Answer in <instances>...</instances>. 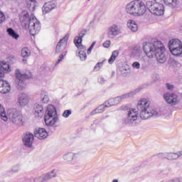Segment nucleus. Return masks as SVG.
Instances as JSON below:
<instances>
[{"instance_id": "nucleus-14", "label": "nucleus", "mask_w": 182, "mask_h": 182, "mask_svg": "<svg viewBox=\"0 0 182 182\" xmlns=\"http://www.w3.org/2000/svg\"><path fill=\"white\" fill-rule=\"evenodd\" d=\"M165 102L171 106H176L178 105L180 100H178V95L174 93H166L164 95Z\"/></svg>"}, {"instance_id": "nucleus-18", "label": "nucleus", "mask_w": 182, "mask_h": 182, "mask_svg": "<svg viewBox=\"0 0 182 182\" xmlns=\"http://www.w3.org/2000/svg\"><path fill=\"white\" fill-rule=\"evenodd\" d=\"M17 103H18V105L21 106V107H23L29 103V97H28V95L26 93H20L18 95V100Z\"/></svg>"}, {"instance_id": "nucleus-46", "label": "nucleus", "mask_w": 182, "mask_h": 182, "mask_svg": "<svg viewBox=\"0 0 182 182\" xmlns=\"http://www.w3.org/2000/svg\"><path fill=\"white\" fill-rule=\"evenodd\" d=\"M8 59L10 63L15 62V57H9Z\"/></svg>"}, {"instance_id": "nucleus-17", "label": "nucleus", "mask_w": 182, "mask_h": 182, "mask_svg": "<svg viewBox=\"0 0 182 182\" xmlns=\"http://www.w3.org/2000/svg\"><path fill=\"white\" fill-rule=\"evenodd\" d=\"M68 39H69V35H66L63 39L60 40L55 48V53H60V52H63L66 49Z\"/></svg>"}, {"instance_id": "nucleus-27", "label": "nucleus", "mask_w": 182, "mask_h": 182, "mask_svg": "<svg viewBox=\"0 0 182 182\" xmlns=\"http://www.w3.org/2000/svg\"><path fill=\"white\" fill-rule=\"evenodd\" d=\"M107 102H105L104 105H100L98 108L95 109L91 112V115L96 114V113H103L105 112V107H109Z\"/></svg>"}, {"instance_id": "nucleus-5", "label": "nucleus", "mask_w": 182, "mask_h": 182, "mask_svg": "<svg viewBox=\"0 0 182 182\" xmlns=\"http://www.w3.org/2000/svg\"><path fill=\"white\" fill-rule=\"evenodd\" d=\"M85 35H86V30H82L80 32L79 36H76L74 39L75 46L77 49H80L79 56L81 60H85L87 58V55H86V47L82 45V41Z\"/></svg>"}, {"instance_id": "nucleus-21", "label": "nucleus", "mask_w": 182, "mask_h": 182, "mask_svg": "<svg viewBox=\"0 0 182 182\" xmlns=\"http://www.w3.org/2000/svg\"><path fill=\"white\" fill-rule=\"evenodd\" d=\"M11 92V85L8 82L4 80H0V93L6 94Z\"/></svg>"}, {"instance_id": "nucleus-35", "label": "nucleus", "mask_w": 182, "mask_h": 182, "mask_svg": "<svg viewBox=\"0 0 182 182\" xmlns=\"http://www.w3.org/2000/svg\"><path fill=\"white\" fill-rule=\"evenodd\" d=\"M0 110H1V113H0L1 119L2 120H4V122H7L8 117L6 116V114L5 113V109H4V108H2V105H1V104H0Z\"/></svg>"}, {"instance_id": "nucleus-15", "label": "nucleus", "mask_w": 182, "mask_h": 182, "mask_svg": "<svg viewBox=\"0 0 182 182\" xmlns=\"http://www.w3.org/2000/svg\"><path fill=\"white\" fill-rule=\"evenodd\" d=\"M33 17H35V16L29 17V13L26 11H23L19 15V19L21 25L25 28H28L29 22H31V19H32Z\"/></svg>"}, {"instance_id": "nucleus-34", "label": "nucleus", "mask_w": 182, "mask_h": 182, "mask_svg": "<svg viewBox=\"0 0 182 182\" xmlns=\"http://www.w3.org/2000/svg\"><path fill=\"white\" fill-rule=\"evenodd\" d=\"M117 56H119V51H117V50L113 51L111 57L108 60V63L110 64L113 63V62H114V60H116V58Z\"/></svg>"}, {"instance_id": "nucleus-48", "label": "nucleus", "mask_w": 182, "mask_h": 182, "mask_svg": "<svg viewBox=\"0 0 182 182\" xmlns=\"http://www.w3.org/2000/svg\"><path fill=\"white\" fill-rule=\"evenodd\" d=\"M92 49H93V48H92V47H90L88 48V50L87 51L88 55H90L91 53Z\"/></svg>"}, {"instance_id": "nucleus-47", "label": "nucleus", "mask_w": 182, "mask_h": 182, "mask_svg": "<svg viewBox=\"0 0 182 182\" xmlns=\"http://www.w3.org/2000/svg\"><path fill=\"white\" fill-rule=\"evenodd\" d=\"M164 154H166L161 153V154H159V156L161 159H167V157H164Z\"/></svg>"}, {"instance_id": "nucleus-36", "label": "nucleus", "mask_w": 182, "mask_h": 182, "mask_svg": "<svg viewBox=\"0 0 182 182\" xmlns=\"http://www.w3.org/2000/svg\"><path fill=\"white\" fill-rule=\"evenodd\" d=\"M21 56L22 58H28L31 56V50L28 48H23L21 50Z\"/></svg>"}, {"instance_id": "nucleus-4", "label": "nucleus", "mask_w": 182, "mask_h": 182, "mask_svg": "<svg viewBox=\"0 0 182 182\" xmlns=\"http://www.w3.org/2000/svg\"><path fill=\"white\" fill-rule=\"evenodd\" d=\"M44 120L46 126H55L58 122V112L53 105H48L46 111Z\"/></svg>"}, {"instance_id": "nucleus-43", "label": "nucleus", "mask_w": 182, "mask_h": 182, "mask_svg": "<svg viewBox=\"0 0 182 182\" xmlns=\"http://www.w3.org/2000/svg\"><path fill=\"white\" fill-rule=\"evenodd\" d=\"M5 21V14L0 11V23H2Z\"/></svg>"}, {"instance_id": "nucleus-53", "label": "nucleus", "mask_w": 182, "mask_h": 182, "mask_svg": "<svg viewBox=\"0 0 182 182\" xmlns=\"http://www.w3.org/2000/svg\"><path fill=\"white\" fill-rule=\"evenodd\" d=\"M112 182H119V180H117V179H114V180L112 181Z\"/></svg>"}, {"instance_id": "nucleus-45", "label": "nucleus", "mask_w": 182, "mask_h": 182, "mask_svg": "<svg viewBox=\"0 0 182 182\" xmlns=\"http://www.w3.org/2000/svg\"><path fill=\"white\" fill-rule=\"evenodd\" d=\"M110 41H107L103 43L104 48H109L110 47Z\"/></svg>"}, {"instance_id": "nucleus-16", "label": "nucleus", "mask_w": 182, "mask_h": 182, "mask_svg": "<svg viewBox=\"0 0 182 182\" xmlns=\"http://www.w3.org/2000/svg\"><path fill=\"white\" fill-rule=\"evenodd\" d=\"M54 177H56V170L55 169L46 174H43L38 178H34L32 182H45L48 181V180H50L51 178H54Z\"/></svg>"}, {"instance_id": "nucleus-24", "label": "nucleus", "mask_w": 182, "mask_h": 182, "mask_svg": "<svg viewBox=\"0 0 182 182\" xmlns=\"http://www.w3.org/2000/svg\"><path fill=\"white\" fill-rule=\"evenodd\" d=\"M131 55L133 58H140L141 56V48L139 46H134L132 48Z\"/></svg>"}, {"instance_id": "nucleus-20", "label": "nucleus", "mask_w": 182, "mask_h": 182, "mask_svg": "<svg viewBox=\"0 0 182 182\" xmlns=\"http://www.w3.org/2000/svg\"><path fill=\"white\" fill-rule=\"evenodd\" d=\"M34 135L36 139H38V140H44V139L48 137V132H46L45 128H38L36 129Z\"/></svg>"}, {"instance_id": "nucleus-22", "label": "nucleus", "mask_w": 182, "mask_h": 182, "mask_svg": "<svg viewBox=\"0 0 182 182\" xmlns=\"http://www.w3.org/2000/svg\"><path fill=\"white\" fill-rule=\"evenodd\" d=\"M127 28L132 31V32H137L139 31V26L137 23L134 20L129 19L128 20L127 23Z\"/></svg>"}, {"instance_id": "nucleus-3", "label": "nucleus", "mask_w": 182, "mask_h": 182, "mask_svg": "<svg viewBox=\"0 0 182 182\" xmlns=\"http://www.w3.org/2000/svg\"><path fill=\"white\" fill-rule=\"evenodd\" d=\"M139 112H140V117L142 120H147L153 116L157 117L159 112L153 107L150 106V102L146 99H142L139 101L136 106Z\"/></svg>"}, {"instance_id": "nucleus-9", "label": "nucleus", "mask_w": 182, "mask_h": 182, "mask_svg": "<svg viewBox=\"0 0 182 182\" xmlns=\"http://www.w3.org/2000/svg\"><path fill=\"white\" fill-rule=\"evenodd\" d=\"M8 116L10 122L14 123V124L17 126H22L23 124V117L16 109H9L8 111Z\"/></svg>"}, {"instance_id": "nucleus-56", "label": "nucleus", "mask_w": 182, "mask_h": 182, "mask_svg": "<svg viewBox=\"0 0 182 182\" xmlns=\"http://www.w3.org/2000/svg\"><path fill=\"white\" fill-rule=\"evenodd\" d=\"M85 83H86V82H87V78H85Z\"/></svg>"}, {"instance_id": "nucleus-25", "label": "nucleus", "mask_w": 182, "mask_h": 182, "mask_svg": "<svg viewBox=\"0 0 182 182\" xmlns=\"http://www.w3.org/2000/svg\"><path fill=\"white\" fill-rule=\"evenodd\" d=\"M43 8V12L48 14V12H50L52 9H55L56 8V4H55L53 2L49 1L44 4Z\"/></svg>"}, {"instance_id": "nucleus-41", "label": "nucleus", "mask_w": 182, "mask_h": 182, "mask_svg": "<svg viewBox=\"0 0 182 182\" xmlns=\"http://www.w3.org/2000/svg\"><path fill=\"white\" fill-rule=\"evenodd\" d=\"M70 114H72L71 110H70V109L65 110L63 114V117L68 118V117H69V116H70Z\"/></svg>"}, {"instance_id": "nucleus-28", "label": "nucleus", "mask_w": 182, "mask_h": 182, "mask_svg": "<svg viewBox=\"0 0 182 182\" xmlns=\"http://www.w3.org/2000/svg\"><path fill=\"white\" fill-rule=\"evenodd\" d=\"M35 114H38L37 116L38 117H41V116H43V107H42V105H36L35 108Z\"/></svg>"}, {"instance_id": "nucleus-33", "label": "nucleus", "mask_w": 182, "mask_h": 182, "mask_svg": "<svg viewBox=\"0 0 182 182\" xmlns=\"http://www.w3.org/2000/svg\"><path fill=\"white\" fill-rule=\"evenodd\" d=\"M7 32L9 36L13 38V39H18L19 38V34L16 33L15 31L11 28L7 29Z\"/></svg>"}, {"instance_id": "nucleus-1", "label": "nucleus", "mask_w": 182, "mask_h": 182, "mask_svg": "<svg viewBox=\"0 0 182 182\" xmlns=\"http://www.w3.org/2000/svg\"><path fill=\"white\" fill-rule=\"evenodd\" d=\"M143 49L148 58H151L156 56L159 63L166 62V48L161 41H154V43H144Z\"/></svg>"}, {"instance_id": "nucleus-54", "label": "nucleus", "mask_w": 182, "mask_h": 182, "mask_svg": "<svg viewBox=\"0 0 182 182\" xmlns=\"http://www.w3.org/2000/svg\"><path fill=\"white\" fill-rule=\"evenodd\" d=\"M179 80L182 82V75L179 77Z\"/></svg>"}, {"instance_id": "nucleus-32", "label": "nucleus", "mask_w": 182, "mask_h": 182, "mask_svg": "<svg viewBox=\"0 0 182 182\" xmlns=\"http://www.w3.org/2000/svg\"><path fill=\"white\" fill-rule=\"evenodd\" d=\"M76 156V154L69 152L63 155V160L65 161H72L74 157Z\"/></svg>"}, {"instance_id": "nucleus-37", "label": "nucleus", "mask_w": 182, "mask_h": 182, "mask_svg": "<svg viewBox=\"0 0 182 182\" xmlns=\"http://www.w3.org/2000/svg\"><path fill=\"white\" fill-rule=\"evenodd\" d=\"M21 171V164H17L16 165H14L11 168V173H18Z\"/></svg>"}, {"instance_id": "nucleus-50", "label": "nucleus", "mask_w": 182, "mask_h": 182, "mask_svg": "<svg viewBox=\"0 0 182 182\" xmlns=\"http://www.w3.org/2000/svg\"><path fill=\"white\" fill-rule=\"evenodd\" d=\"M0 77H4V71H1V70H0Z\"/></svg>"}, {"instance_id": "nucleus-12", "label": "nucleus", "mask_w": 182, "mask_h": 182, "mask_svg": "<svg viewBox=\"0 0 182 182\" xmlns=\"http://www.w3.org/2000/svg\"><path fill=\"white\" fill-rule=\"evenodd\" d=\"M27 28H28L30 35L35 36V35L39 33L41 31V23L38 21L36 17H32V19H30Z\"/></svg>"}, {"instance_id": "nucleus-6", "label": "nucleus", "mask_w": 182, "mask_h": 182, "mask_svg": "<svg viewBox=\"0 0 182 182\" xmlns=\"http://www.w3.org/2000/svg\"><path fill=\"white\" fill-rule=\"evenodd\" d=\"M16 88L18 90H23L25 87H26V83H25V81L26 79H29L30 77H32V74L31 73H25L21 72V70L17 69L16 70Z\"/></svg>"}, {"instance_id": "nucleus-52", "label": "nucleus", "mask_w": 182, "mask_h": 182, "mask_svg": "<svg viewBox=\"0 0 182 182\" xmlns=\"http://www.w3.org/2000/svg\"><path fill=\"white\" fill-rule=\"evenodd\" d=\"M154 1H155L156 3L159 4L161 0H154Z\"/></svg>"}, {"instance_id": "nucleus-55", "label": "nucleus", "mask_w": 182, "mask_h": 182, "mask_svg": "<svg viewBox=\"0 0 182 182\" xmlns=\"http://www.w3.org/2000/svg\"><path fill=\"white\" fill-rule=\"evenodd\" d=\"M23 62L24 63H26V60L23 59Z\"/></svg>"}, {"instance_id": "nucleus-38", "label": "nucleus", "mask_w": 182, "mask_h": 182, "mask_svg": "<svg viewBox=\"0 0 182 182\" xmlns=\"http://www.w3.org/2000/svg\"><path fill=\"white\" fill-rule=\"evenodd\" d=\"M67 53H68V51H63L62 53V54L60 55L59 58L58 59L57 62L55 63V66L57 65H59V63H60V62H62L63 60V58H65V56H66Z\"/></svg>"}, {"instance_id": "nucleus-19", "label": "nucleus", "mask_w": 182, "mask_h": 182, "mask_svg": "<svg viewBox=\"0 0 182 182\" xmlns=\"http://www.w3.org/2000/svg\"><path fill=\"white\" fill-rule=\"evenodd\" d=\"M33 134L31 132H26V134H24L23 136V141L27 147H31V146H32V144H33Z\"/></svg>"}, {"instance_id": "nucleus-49", "label": "nucleus", "mask_w": 182, "mask_h": 182, "mask_svg": "<svg viewBox=\"0 0 182 182\" xmlns=\"http://www.w3.org/2000/svg\"><path fill=\"white\" fill-rule=\"evenodd\" d=\"M95 45H96V41H94V42L92 43V45L90 46V47L93 48Z\"/></svg>"}, {"instance_id": "nucleus-8", "label": "nucleus", "mask_w": 182, "mask_h": 182, "mask_svg": "<svg viewBox=\"0 0 182 182\" xmlns=\"http://www.w3.org/2000/svg\"><path fill=\"white\" fill-rule=\"evenodd\" d=\"M139 92H140V90L136 89L134 91L122 95L119 97H117L115 98H111L108 100V102H107V106H109V107L112 106H116V105H119V103H120L122 100H124V99H129V97H133V96L139 93Z\"/></svg>"}, {"instance_id": "nucleus-2", "label": "nucleus", "mask_w": 182, "mask_h": 182, "mask_svg": "<svg viewBox=\"0 0 182 182\" xmlns=\"http://www.w3.org/2000/svg\"><path fill=\"white\" fill-rule=\"evenodd\" d=\"M125 11L132 16H143L147 11V7L141 0H134L126 5Z\"/></svg>"}, {"instance_id": "nucleus-10", "label": "nucleus", "mask_w": 182, "mask_h": 182, "mask_svg": "<svg viewBox=\"0 0 182 182\" xmlns=\"http://www.w3.org/2000/svg\"><path fill=\"white\" fill-rule=\"evenodd\" d=\"M168 48L173 56H180L182 53V43L178 39H172L168 43Z\"/></svg>"}, {"instance_id": "nucleus-40", "label": "nucleus", "mask_w": 182, "mask_h": 182, "mask_svg": "<svg viewBox=\"0 0 182 182\" xmlns=\"http://www.w3.org/2000/svg\"><path fill=\"white\" fill-rule=\"evenodd\" d=\"M106 61V60H104L102 62L100 63H97L96 64V65L94 68V70L97 71V70H100V68H102V66H103V63Z\"/></svg>"}, {"instance_id": "nucleus-42", "label": "nucleus", "mask_w": 182, "mask_h": 182, "mask_svg": "<svg viewBox=\"0 0 182 182\" xmlns=\"http://www.w3.org/2000/svg\"><path fill=\"white\" fill-rule=\"evenodd\" d=\"M132 68L134 69H140V63L136 61L132 63Z\"/></svg>"}, {"instance_id": "nucleus-31", "label": "nucleus", "mask_w": 182, "mask_h": 182, "mask_svg": "<svg viewBox=\"0 0 182 182\" xmlns=\"http://www.w3.org/2000/svg\"><path fill=\"white\" fill-rule=\"evenodd\" d=\"M41 102L43 103H48L49 102V95L46 91H41Z\"/></svg>"}, {"instance_id": "nucleus-23", "label": "nucleus", "mask_w": 182, "mask_h": 182, "mask_svg": "<svg viewBox=\"0 0 182 182\" xmlns=\"http://www.w3.org/2000/svg\"><path fill=\"white\" fill-rule=\"evenodd\" d=\"M164 2L166 6H169L172 9L177 8L180 5V1L178 0H164Z\"/></svg>"}, {"instance_id": "nucleus-39", "label": "nucleus", "mask_w": 182, "mask_h": 182, "mask_svg": "<svg viewBox=\"0 0 182 182\" xmlns=\"http://www.w3.org/2000/svg\"><path fill=\"white\" fill-rule=\"evenodd\" d=\"M26 2L28 8H31V7L35 8V4H36V0H26Z\"/></svg>"}, {"instance_id": "nucleus-30", "label": "nucleus", "mask_w": 182, "mask_h": 182, "mask_svg": "<svg viewBox=\"0 0 182 182\" xmlns=\"http://www.w3.org/2000/svg\"><path fill=\"white\" fill-rule=\"evenodd\" d=\"M119 72L122 76H127V75H130L131 73L130 68L127 66L120 67Z\"/></svg>"}, {"instance_id": "nucleus-13", "label": "nucleus", "mask_w": 182, "mask_h": 182, "mask_svg": "<svg viewBox=\"0 0 182 182\" xmlns=\"http://www.w3.org/2000/svg\"><path fill=\"white\" fill-rule=\"evenodd\" d=\"M122 33V26L119 24H112L108 28V38L110 39H114L116 36H119Z\"/></svg>"}, {"instance_id": "nucleus-29", "label": "nucleus", "mask_w": 182, "mask_h": 182, "mask_svg": "<svg viewBox=\"0 0 182 182\" xmlns=\"http://www.w3.org/2000/svg\"><path fill=\"white\" fill-rule=\"evenodd\" d=\"M164 157H166L168 160H176V159H178V154L177 153H165L164 154Z\"/></svg>"}, {"instance_id": "nucleus-26", "label": "nucleus", "mask_w": 182, "mask_h": 182, "mask_svg": "<svg viewBox=\"0 0 182 182\" xmlns=\"http://www.w3.org/2000/svg\"><path fill=\"white\" fill-rule=\"evenodd\" d=\"M0 70L1 72H4V76H5L6 72H11V67L8 63L2 61L0 63Z\"/></svg>"}, {"instance_id": "nucleus-44", "label": "nucleus", "mask_w": 182, "mask_h": 182, "mask_svg": "<svg viewBox=\"0 0 182 182\" xmlns=\"http://www.w3.org/2000/svg\"><path fill=\"white\" fill-rule=\"evenodd\" d=\"M166 87L168 89V90H173L174 89V85L170 83H166Z\"/></svg>"}, {"instance_id": "nucleus-11", "label": "nucleus", "mask_w": 182, "mask_h": 182, "mask_svg": "<svg viewBox=\"0 0 182 182\" xmlns=\"http://www.w3.org/2000/svg\"><path fill=\"white\" fill-rule=\"evenodd\" d=\"M127 117L123 119L125 124H132L136 122L139 117V112L136 108H128L126 110Z\"/></svg>"}, {"instance_id": "nucleus-7", "label": "nucleus", "mask_w": 182, "mask_h": 182, "mask_svg": "<svg viewBox=\"0 0 182 182\" xmlns=\"http://www.w3.org/2000/svg\"><path fill=\"white\" fill-rule=\"evenodd\" d=\"M146 6L151 14L156 16L164 15V5L160 3H154L153 1H147Z\"/></svg>"}, {"instance_id": "nucleus-51", "label": "nucleus", "mask_w": 182, "mask_h": 182, "mask_svg": "<svg viewBox=\"0 0 182 182\" xmlns=\"http://www.w3.org/2000/svg\"><path fill=\"white\" fill-rule=\"evenodd\" d=\"M177 153H178V157H180V156H182V151H178V152H177Z\"/></svg>"}]
</instances>
